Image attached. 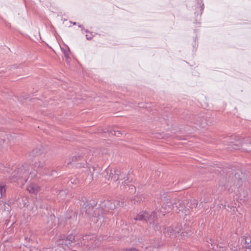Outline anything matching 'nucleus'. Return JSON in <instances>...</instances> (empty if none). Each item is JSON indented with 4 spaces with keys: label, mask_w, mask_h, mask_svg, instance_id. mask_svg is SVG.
<instances>
[{
    "label": "nucleus",
    "mask_w": 251,
    "mask_h": 251,
    "mask_svg": "<svg viewBox=\"0 0 251 251\" xmlns=\"http://www.w3.org/2000/svg\"><path fill=\"white\" fill-rule=\"evenodd\" d=\"M45 165L44 160L40 157L36 159L34 164L32 165V168L33 169L32 171H29V166L26 163L22 165L20 167L15 169L10 177V180L11 182H16L18 180L22 184L26 183L28 178V176L30 175L31 178H33L35 176L37 173L38 169L43 168Z\"/></svg>",
    "instance_id": "nucleus-1"
},
{
    "label": "nucleus",
    "mask_w": 251,
    "mask_h": 251,
    "mask_svg": "<svg viewBox=\"0 0 251 251\" xmlns=\"http://www.w3.org/2000/svg\"><path fill=\"white\" fill-rule=\"evenodd\" d=\"M100 208L95 211V217L94 221L97 222L98 220L103 219V215L106 213H112V211L118 206L124 207L126 205L125 201L121 199L120 200H117L115 201L111 200H105L102 202L100 204Z\"/></svg>",
    "instance_id": "nucleus-2"
},
{
    "label": "nucleus",
    "mask_w": 251,
    "mask_h": 251,
    "mask_svg": "<svg viewBox=\"0 0 251 251\" xmlns=\"http://www.w3.org/2000/svg\"><path fill=\"white\" fill-rule=\"evenodd\" d=\"M85 247L87 251H112V247H109L105 249L101 246V242L99 239L94 235H85L82 238L81 243Z\"/></svg>",
    "instance_id": "nucleus-3"
},
{
    "label": "nucleus",
    "mask_w": 251,
    "mask_h": 251,
    "mask_svg": "<svg viewBox=\"0 0 251 251\" xmlns=\"http://www.w3.org/2000/svg\"><path fill=\"white\" fill-rule=\"evenodd\" d=\"M191 229L189 227L182 228L179 224H174L172 226H169L164 229V234L165 236H173L178 237L180 235L185 238L189 236L191 234Z\"/></svg>",
    "instance_id": "nucleus-4"
},
{
    "label": "nucleus",
    "mask_w": 251,
    "mask_h": 251,
    "mask_svg": "<svg viewBox=\"0 0 251 251\" xmlns=\"http://www.w3.org/2000/svg\"><path fill=\"white\" fill-rule=\"evenodd\" d=\"M190 203V205H188L189 202L187 201H178L177 202H174L176 210H178L177 212L179 213L181 211L185 216H187L190 213V210H193V206L195 208L198 205V202L195 200L191 201Z\"/></svg>",
    "instance_id": "nucleus-5"
},
{
    "label": "nucleus",
    "mask_w": 251,
    "mask_h": 251,
    "mask_svg": "<svg viewBox=\"0 0 251 251\" xmlns=\"http://www.w3.org/2000/svg\"><path fill=\"white\" fill-rule=\"evenodd\" d=\"M75 236L73 234H70L67 236L64 235H61L58 237L56 244L57 246H61L63 249H66V247L71 248L74 244Z\"/></svg>",
    "instance_id": "nucleus-6"
},
{
    "label": "nucleus",
    "mask_w": 251,
    "mask_h": 251,
    "mask_svg": "<svg viewBox=\"0 0 251 251\" xmlns=\"http://www.w3.org/2000/svg\"><path fill=\"white\" fill-rule=\"evenodd\" d=\"M157 214L155 211H152L149 214L146 211H142L138 214L134 218L135 220L147 221L150 220H154L157 218Z\"/></svg>",
    "instance_id": "nucleus-7"
},
{
    "label": "nucleus",
    "mask_w": 251,
    "mask_h": 251,
    "mask_svg": "<svg viewBox=\"0 0 251 251\" xmlns=\"http://www.w3.org/2000/svg\"><path fill=\"white\" fill-rule=\"evenodd\" d=\"M132 181V176L128 175L126 178L124 182H122V185H121V189L126 190V186L129 188L128 191L130 193H133L136 191L135 187L131 184H128Z\"/></svg>",
    "instance_id": "nucleus-8"
},
{
    "label": "nucleus",
    "mask_w": 251,
    "mask_h": 251,
    "mask_svg": "<svg viewBox=\"0 0 251 251\" xmlns=\"http://www.w3.org/2000/svg\"><path fill=\"white\" fill-rule=\"evenodd\" d=\"M174 202L171 201L169 199H167L166 204L165 206H162L160 208V213L162 215H165L166 213L170 212L173 208L175 206Z\"/></svg>",
    "instance_id": "nucleus-9"
},
{
    "label": "nucleus",
    "mask_w": 251,
    "mask_h": 251,
    "mask_svg": "<svg viewBox=\"0 0 251 251\" xmlns=\"http://www.w3.org/2000/svg\"><path fill=\"white\" fill-rule=\"evenodd\" d=\"M88 171V176L87 177V179L89 180V182L92 181L94 180L95 178H97L98 176V172H96V174L95 176V168L94 166H90L88 167V168L87 169Z\"/></svg>",
    "instance_id": "nucleus-10"
},
{
    "label": "nucleus",
    "mask_w": 251,
    "mask_h": 251,
    "mask_svg": "<svg viewBox=\"0 0 251 251\" xmlns=\"http://www.w3.org/2000/svg\"><path fill=\"white\" fill-rule=\"evenodd\" d=\"M105 171L107 173V175L106 176H105V177L106 178H107L108 180H110V179H113V180H118V179H119V176H119V171H117V172H116V171H111L110 170V172L109 173V175H108V172H109V170H107V169L105 170Z\"/></svg>",
    "instance_id": "nucleus-11"
},
{
    "label": "nucleus",
    "mask_w": 251,
    "mask_h": 251,
    "mask_svg": "<svg viewBox=\"0 0 251 251\" xmlns=\"http://www.w3.org/2000/svg\"><path fill=\"white\" fill-rule=\"evenodd\" d=\"M40 189V187L36 184L31 183L27 187V190L31 194H37Z\"/></svg>",
    "instance_id": "nucleus-12"
},
{
    "label": "nucleus",
    "mask_w": 251,
    "mask_h": 251,
    "mask_svg": "<svg viewBox=\"0 0 251 251\" xmlns=\"http://www.w3.org/2000/svg\"><path fill=\"white\" fill-rule=\"evenodd\" d=\"M153 229L156 230H158L160 232H162L163 230L164 231L165 229H167V228H164V226H161L157 224H156L154 222L153 223Z\"/></svg>",
    "instance_id": "nucleus-13"
},
{
    "label": "nucleus",
    "mask_w": 251,
    "mask_h": 251,
    "mask_svg": "<svg viewBox=\"0 0 251 251\" xmlns=\"http://www.w3.org/2000/svg\"><path fill=\"white\" fill-rule=\"evenodd\" d=\"M141 201L142 199L140 196H136L134 199H131L130 201L131 204L134 203L138 204L141 202Z\"/></svg>",
    "instance_id": "nucleus-14"
},
{
    "label": "nucleus",
    "mask_w": 251,
    "mask_h": 251,
    "mask_svg": "<svg viewBox=\"0 0 251 251\" xmlns=\"http://www.w3.org/2000/svg\"><path fill=\"white\" fill-rule=\"evenodd\" d=\"M239 194H240L239 197H240V200H243L244 201H245L246 199L247 196H248L247 190L243 189L242 192V193L240 192Z\"/></svg>",
    "instance_id": "nucleus-15"
},
{
    "label": "nucleus",
    "mask_w": 251,
    "mask_h": 251,
    "mask_svg": "<svg viewBox=\"0 0 251 251\" xmlns=\"http://www.w3.org/2000/svg\"><path fill=\"white\" fill-rule=\"evenodd\" d=\"M198 3L199 4L198 8L200 9V16H201L204 9V4L202 3V0H198Z\"/></svg>",
    "instance_id": "nucleus-16"
},
{
    "label": "nucleus",
    "mask_w": 251,
    "mask_h": 251,
    "mask_svg": "<svg viewBox=\"0 0 251 251\" xmlns=\"http://www.w3.org/2000/svg\"><path fill=\"white\" fill-rule=\"evenodd\" d=\"M245 243L246 244L245 248L251 250V238L250 237H246L244 238Z\"/></svg>",
    "instance_id": "nucleus-17"
},
{
    "label": "nucleus",
    "mask_w": 251,
    "mask_h": 251,
    "mask_svg": "<svg viewBox=\"0 0 251 251\" xmlns=\"http://www.w3.org/2000/svg\"><path fill=\"white\" fill-rule=\"evenodd\" d=\"M6 192V188L5 186L2 184H0V198H2L4 196Z\"/></svg>",
    "instance_id": "nucleus-18"
},
{
    "label": "nucleus",
    "mask_w": 251,
    "mask_h": 251,
    "mask_svg": "<svg viewBox=\"0 0 251 251\" xmlns=\"http://www.w3.org/2000/svg\"><path fill=\"white\" fill-rule=\"evenodd\" d=\"M41 149H35L33 150L32 152H30V155L34 156L37 155L41 153Z\"/></svg>",
    "instance_id": "nucleus-19"
},
{
    "label": "nucleus",
    "mask_w": 251,
    "mask_h": 251,
    "mask_svg": "<svg viewBox=\"0 0 251 251\" xmlns=\"http://www.w3.org/2000/svg\"><path fill=\"white\" fill-rule=\"evenodd\" d=\"M63 53H64V57L65 58L66 60L68 61V60L69 59V53H70L69 49H68L66 50H64Z\"/></svg>",
    "instance_id": "nucleus-20"
},
{
    "label": "nucleus",
    "mask_w": 251,
    "mask_h": 251,
    "mask_svg": "<svg viewBox=\"0 0 251 251\" xmlns=\"http://www.w3.org/2000/svg\"><path fill=\"white\" fill-rule=\"evenodd\" d=\"M82 157V155H78V156H74L73 157H72V162H75V161H76L77 160H79L80 159V158Z\"/></svg>",
    "instance_id": "nucleus-21"
},
{
    "label": "nucleus",
    "mask_w": 251,
    "mask_h": 251,
    "mask_svg": "<svg viewBox=\"0 0 251 251\" xmlns=\"http://www.w3.org/2000/svg\"><path fill=\"white\" fill-rule=\"evenodd\" d=\"M111 134L113 135H114L117 136H119L120 134H121V132L120 131L117 130H114L113 131H111Z\"/></svg>",
    "instance_id": "nucleus-22"
},
{
    "label": "nucleus",
    "mask_w": 251,
    "mask_h": 251,
    "mask_svg": "<svg viewBox=\"0 0 251 251\" xmlns=\"http://www.w3.org/2000/svg\"><path fill=\"white\" fill-rule=\"evenodd\" d=\"M33 239V237L32 235H31L29 237H28V236H26L25 237V240H26L28 242H29L30 240H32Z\"/></svg>",
    "instance_id": "nucleus-23"
},
{
    "label": "nucleus",
    "mask_w": 251,
    "mask_h": 251,
    "mask_svg": "<svg viewBox=\"0 0 251 251\" xmlns=\"http://www.w3.org/2000/svg\"><path fill=\"white\" fill-rule=\"evenodd\" d=\"M136 250L135 248H129L124 249L122 251H136Z\"/></svg>",
    "instance_id": "nucleus-24"
},
{
    "label": "nucleus",
    "mask_w": 251,
    "mask_h": 251,
    "mask_svg": "<svg viewBox=\"0 0 251 251\" xmlns=\"http://www.w3.org/2000/svg\"><path fill=\"white\" fill-rule=\"evenodd\" d=\"M72 217V219L73 218V219L76 220V215L75 212H72V216H71Z\"/></svg>",
    "instance_id": "nucleus-25"
},
{
    "label": "nucleus",
    "mask_w": 251,
    "mask_h": 251,
    "mask_svg": "<svg viewBox=\"0 0 251 251\" xmlns=\"http://www.w3.org/2000/svg\"><path fill=\"white\" fill-rule=\"evenodd\" d=\"M86 38L87 40H90L92 39V37L90 36H88V35H86Z\"/></svg>",
    "instance_id": "nucleus-26"
},
{
    "label": "nucleus",
    "mask_w": 251,
    "mask_h": 251,
    "mask_svg": "<svg viewBox=\"0 0 251 251\" xmlns=\"http://www.w3.org/2000/svg\"><path fill=\"white\" fill-rule=\"evenodd\" d=\"M50 218L51 220H52L53 219H55V216H54V215H53V216L50 215Z\"/></svg>",
    "instance_id": "nucleus-27"
},
{
    "label": "nucleus",
    "mask_w": 251,
    "mask_h": 251,
    "mask_svg": "<svg viewBox=\"0 0 251 251\" xmlns=\"http://www.w3.org/2000/svg\"><path fill=\"white\" fill-rule=\"evenodd\" d=\"M72 219V217H66V222H68V220L67 219Z\"/></svg>",
    "instance_id": "nucleus-28"
},
{
    "label": "nucleus",
    "mask_w": 251,
    "mask_h": 251,
    "mask_svg": "<svg viewBox=\"0 0 251 251\" xmlns=\"http://www.w3.org/2000/svg\"><path fill=\"white\" fill-rule=\"evenodd\" d=\"M78 26H79V27H82V25H78Z\"/></svg>",
    "instance_id": "nucleus-29"
},
{
    "label": "nucleus",
    "mask_w": 251,
    "mask_h": 251,
    "mask_svg": "<svg viewBox=\"0 0 251 251\" xmlns=\"http://www.w3.org/2000/svg\"><path fill=\"white\" fill-rule=\"evenodd\" d=\"M76 24V23L75 22L73 23V25H75Z\"/></svg>",
    "instance_id": "nucleus-30"
},
{
    "label": "nucleus",
    "mask_w": 251,
    "mask_h": 251,
    "mask_svg": "<svg viewBox=\"0 0 251 251\" xmlns=\"http://www.w3.org/2000/svg\"><path fill=\"white\" fill-rule=\"evenodd\" d=\"M12 68H13L14 69H15V68H16V67H15V66H13Z\"/></svg>",
    "instance_id": "nucleus-31"
},
{
    "label": "nucleus",
    "mask_w": 251,
    "mask_h": 251,
    "mask_svg": "<svg viewBox=\"0 0 251 251\" xmlns=\"http://www.w3.org/2000/svg\"><path fill=\"white\" fill-rule=\"evenodd\" d=\"M139 104L140 105H139V107H142L141 105H142V104L141 103V104Z\"/></svg>",
    "instance_id": "nucleus-32"
},
{
    "label": "nucleus",
    "mask_w": 251,
    "mask_h": 251,
    "mask_svg": "<svg viewBox=\"0 0 251 251\" xmlns=\"http://www.w3.org/2000/svg\"><path fill=\"white\" fill-rule=\"evenodd\" d=\"M70 163H71V162H68V165H69Z\"/></svg>",
    "instance_id": "nucleus-33"
},
{
    "label": "nucleus",
    "mask_w": 251,
    "mask_h": 251,
    "mask_svg": "<svg viewBox=\"0 0 251 251\" xmlns=\"http://www.w3.org/2000/svg\"><path fill=\"white\" fill-rule=\"evenodd\" d=\"M159 201H160L157 200V202H159Z\"/></svg>",
    "instance_id": "nucleus-34"
}]
</instances>
